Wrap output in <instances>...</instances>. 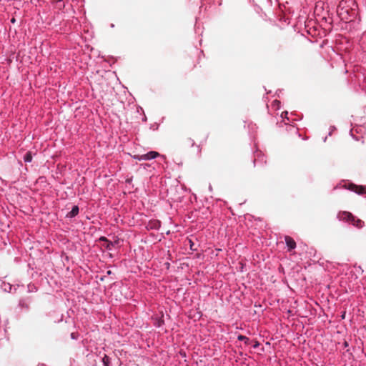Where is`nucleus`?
I'll return each instance as SVG.
<instances>
[{
    "instance_id": "obj_23",
    "label": "nucleus",
    "mask_w": 366,
    "mask_h": 366,
    "mask_svg": "<svg viewBox=\"0 0 366 366\" xmlns=\"http://www.w3.org/2000/svg\"><path fill=\"white\" fill-rule=\"evenodd\" d=\"M345 314H346V312H344L342 314V315H341L342 319H345Z\"/></svg>"
},
{
    "instance_id": "obj_10",
    "label": "nucleus",
    "mask_w": 366,
    "mask_h": 366,
    "mask_svg": "<svg viewBox=\"0 0 366 366\" xmlns=\"http://www.w3.org/2000/svg\"><path fill=\"white\" fill-rule=\"evenodd\" d=\"M359 130H362V128H352L350 131V136L356 141H359L361 137H355L354 133L356 132L357 133H359Z\"/></svg>"
},
{
    "instance_id": "obj_30",
    "label": "nucleus",
    "mask_w": 366,
    "mask_h": 366,
    "mask_svg": "<svg viewBox=\"0 0 366 366\" xmlns=\"http://www.w3.org/2000/svg\"><path fill=\"white\" fill-rule=\"evenodd\" d=\"M144 168H147V164H144Z\"/></svg>"
},
{
    "instance_id": "obj_11",
    "label": "nucleus",
    "mask_w": 366,
    "mask_h": 366,
    "mask_svg": "<svg viewBox=\"0 0 366 366\" xmlns=\"http://www.w3.org/2000/svg\"><path fill=\"white\" fill-rule=\"evenodd\" d=\"M164 324V322L162 317H157L154 318V325L156 327H161Z\"/></svg>"
},
{
    "instance_id": "obj_25",
    "label": "nucleus",
    "mask_w": 366,
    "mask_h": 366,
    "mask_svg": "<svg viewBox=\"0 0 366 366\" xmlns=\"http://www.w3.org/2000/svg\"><path fill=\"white\" fill-rule=\"evenodd\" d=\"M11 23H15V19L14 18H12L11 19Z\"/></svg>"
},
{
    "instance_id": "obj_27",
    "label": "nucleus",
    "mask_w": 366,
    "mask_h": 366,
    "mask_svg": "<svg viewBox=\"0 0 366 366\" xmlns=\"http://www.w3.org/2000/svg\"><path fill=\"white\" fill-rule=\"evenodd\" d=\"M209 190H210V191H212V186H211V185H209Z\"/></svg>"
},
{
    "instance_id": "obj_13",
    "label": "nucleus",
    "mask_w": 366,
    "mask_h": 366,
    "mask_svg": "<svg viewBox=\"0 0 366 366\" xmlns=\"http://www.w3.org/2000/svg\"><path fill=\"white\" fill-rule=\"evenodd\" d=\"M37 291V287L34 284L30 283L27 285V292H36Z\"/></svg>"
},
{
    "instance_id": "obj_21",
    "label": "nucleus",
    "mask_w": 366,
    "mask_h": 366,
    "mask_svg": "<svg viewBox=\"0 0 366 366\" xmlns=\"http://www.w3.org/2000/svg\"><path fill=\"white\" fill-rule=\"evenodd\" d=\"M99 240H100V241H104V242H108L107 238V237H101L99 238Z\"/></svg>"
},
{
    "instance_id": "obj_19",
    "label": "nucleus",
    "mask_w": 366,
    "mask_h": 366,
    "mask_svg": "<svg viewBox=\"0 0 366 366\" xmlns=\"http://www.w3.org/2000/svg\"><path fill=\"white\" fill-rule=\"evenodd\" d=\"M259 346V342L258 341H255L254 344L253 345V348L256 349Z\"/></svg>"
},
{
    "instance_id": "obj_18",
    "label": "nucleus",
    "mask_w": 366,
    "mask_h": 366,
    "mask_svg": "<svg viewBox=\"0 0 366 366\" xmlns=\"http://www.w3.org/2000/svg\"><path fill=\"white\" fill-rule=\"evenodd\" d=\"M288 115V112H284L282 113V115H281V117L285 119H286L287 121H290V118L287 117Z\"/></svg>"
},
{
    "instance_id": "obj_14",
    "label": "nucleus",
    "mask_w": 366,
    "mask_h": 366,
    "mask_svg": "<svg viewBox=\"0 0 366 366\" xmlns=\"http://www.w3.org/2000/svg\"><path fill=\"white\" fill-rule=\"evenodd\" d=\"M24 161L26 163L31 162L32 161V154L30 152H28L24 156Z\"/></svg>"
},
{
    "instance_id": "obj_29",
    "label": "nucleus",
    "mask_w": 366,
    "mask_h": 366,
    "mask_svg": "<svg viewBox=\"0 0 366 366\" xmlns=\"http://www.w3.org/2000/svg\"><path fill=\"white\" fill-rule=\"evenodd\" d=\"M144 168H147V164H144Z\"/></svg>"
},
{
    "instance_id": "obj_22",
    "label": "nucleus",
    "mask_w": 366,
    "mask_h": 366,
    "mask_svg": "<svg viewBox=\"0 0 366 366\" xmlns=\"http://www.w3.org/2000/svg\"><path fill=\"white\" fill-rule=\"evenodd\" d=\"M335 129V127H330V131L329 132V135L332 134V132Z\"/></svg>"
},
{
    "instance_id": "obj_1",
    "label": "nucleus",
    "mask_w": 366,
    "mask_h": 366,
    "mask_svg": "<svg viewBox=\"0 0 366 366\" xmlns=\"http://www.w3.org/2000/svg\"><path fill=\"white\" fill-rule=\"evenodd\" d=\"M293 29L295 31L298 30L301 32L302 36L307 38L312 37H322L326 35V30L322 27V24H293Z\"/></svg>"
},
{
    "instance_id": "obj_6",
    "label": "nucleus",
    "mask_w": 366,
    "mask_h": 366,
    "mask_svg": "<svg viewBox=\"0 0 366 366\" xmlns=\"http://www.w3.org/2000/svg\"><path fill=\"white\" fill-rule=\"evenodd\" d=\"M285 240L289 250L294 249L296 247V242L292 237L286 236Z\"/></svg>"
},
{
    "instance_id": "obj_26",
    "label": "nucleus",
    "mask_w": 366,
    "mask_h": 366,
    "mask_svg": "<svg viewBox=\"0 0 366 366\" xmlns=\"http://www.w3.org/2000/svg\"><path fill=\"white\" fill-rule=\"evenodd\" d=\"M351 21H352V20H350V21H345L344 23L347 24V23H350Z\"/></svg>"
},
{
    "instance_id": "obj_9",
    "label": "nucleus",
    "mask_w": 366,
    "mask_h": 366,
    "mask_svg": "<svg viewBox=\"0 0 366 366\" xmlns=\"http://www.w3.org/2000/svg\"><path fill=\"white\" fill-rule=\"evenodd\" d=\"M29 301L28 300L21 299V300H19V306L21 309L28 310L29 309Z\"/></svg>"
},
{
    "instance_id": "obj_4",
    "label": "nucleus",
    "mask_w": 366,
    "mask_h": 366,
    "mask_svg": "<svg viewBox=\"0 0 366 366\" xmlns=\"http://www.w3.org/2000/svg\"><path fill=\"white\" fill-rule=\"evenodd\" d=\"M348 189L355 192L358 194H362L365 192L366 187L362 186H357L353 184H348Z\"/></svg>"
},
{
    "instance_id": "obj_7",
    "label": "nucleus",
    "mask_w": 366,
    "mask_h": 366,
    "mask_svg": "<svg viewBox=\"0 0 366 366\" xmlns=\"http://www.w3.org/2000/svg\"><path fill=\"white\" fill-rule=\"evenodd\" d=\"M0 287L3 291L6 292H11L13 286L10 283L2 282Z\"/></svg>"
},
{
    "instance_id": "obj_3",
    "label": "nucleus",
    "mask_w": 366,
    "mask_h": 366,
    "mask_svg": "<svg viewBox=\"0 0 366 366\" xmlns=\"http://www.w3.org/2000/svg\"><path fill=\"white\" fill-rule=\"evenodd\" d=\"M159 156L161 155L159 152L155 151H150L144 154L135 155L134 156V159H137L139 161H148L154 159Z\"/></svg>"
},
{
    "instance_id": "obj_20",
    "label": "nucleus",
    "mask_w": 366,
    "mask_h": 366,
    "mask_svg": "<svg viewBox=\"0 0 366 366\" xmlns=\"http://www.w3.org/2000/svg\"><path fill=\"white\" fill-rule=\"evenodd\" d=\"M71 338L73 339V340H76L77 339V336L76 335L75 333L72 332L71 334Z\"/></svg>"
},
{
    "instance_id": "obj_33",
    "label": "nucleus",
    "mask_w": 366,
    "mask_h": 366,
    "mask_svg": "<svg viewBox=\"0 0 366 366\" xmlns=\"http://www.w3.org/2000/svg\"><path fill=\"white\" fill-rule=\"evenodd\" d=\"M316 21L317 23H319L320 21V20H319V19H317Z\"/></svg>"
},
{
    "instance_id": "obj_32",
    "label": "nucleus",
    "mask_w": 366,
    "mask_h": 366,
    "mask_svg": "<svg viewBox=\"0 0 366 366\" xmlns=\"http://www.w3.org/2000/svg\"><path fill=\"white\" fill-rule=\"evenodd\" d=\"M322 19H325L327 21V19L325 17H323Z\"/></svg>"
},
{
    "instance_id": "obj_2",
    "label": "nucleus",
    "mask_w": 366,
    "mask_h": 366,
    "mask_svg": "<svg viewBox=\"0 0 366 366\" xmlns=\"http://www.w3.org/2000/svg\"><path fill=\"white\" fill-rule=\"evenodd\" d=\"M337 217L340 221L348 222L359 229L364 226V222L361 219H357L349 212H340Z\"/></svg>"
},
{
    "instance_id": "obj_28",
    "label": "nucleus",
    "mask_w": 366,
    "mask_h": 366,
    "mask_svg": "<svg viewBox=\"0 0 366 366\" xmlns=\"http://www.w3.org/2000/svg\"><path fill=\"white\" fill-rule=\"evenodd\" d=\"M327 138V137H325L324 138L323 141H324V142H326Z\"/></svg>"
},
{
    "instance_id": "obj_31",
    "label": "nucleus",
    "mask_w": 366,
    "mask_h": 366,
    "mask_svg": "<svg viewBox=\"0 0 366 366\" xmlns=\"http://www.w3.org/2000/svg\"><path fill=\"white\" fill-rule=\"evenodd\" d=\"M144 168H147V164H144Z\"/></svg>"
},
{
    "instance_id": "obj_24",
    "label": "nucleus",
    "mask_w": 366,
    "mask_h": 366,
    "mask_svg": "<svg viewBox=\"0 0 366 366\" xmlns=\"http://www.w3.org/2000/svg\"><path fill=\"white\" fill-rule=\"evenodd\" d=\"M199 29H200V27H199V26H195V27H194V30H195V31H196V32H197V31H198Z\"/></svg>"
},
{
    "instance_id": "obj_17",
    "label": "nucleus",
    "mask_w": 366,
    "mask_h": 366,
    "mask_svg": "<svg viewBox=\"0 0 366 366\" xmlns=\"http://www.w3.org/2000/svg\"><path fill=\"white\" fill-rule=\"evenodd\" d=\"M113 247H114V243L108 240V242H107V245H106L107 249L112 250Z\"/></svg>"
},
{
    "instance_id": "obj_16",
    "label": "nucleus",
    "mask_w": 366,
    "mask_h": 366,
    "mask_svg": "<svg viewBox=\"0 0 366 366\" xmlns=\"http://www.w3.org/2000/svg\"><path fill=\"white\" fill-rule=\"evenodd\" d=\"M188 242H189L190 249L192 251H197V249L196 247H194V243L193 242V241L189 239H188Z\"/></svg>"
},
{
    "instance_id": "obj_15",
    "label": "nucleus",
    "mask_w": 366,
    "mask_h": 366,
    "mask_svg": "<svg viewBox=\"0 0 366 366\" xmlns=\"http://www.w3.org/2000/svg\"><path fill=\"white\" fill-rule=\"evenodd\" d=\"M272 107H274L275 109H280V102L278 100H274L272 102Z\"/></svg>"
},
{
    "instance_id": "obj_12",
    "label": "nucleus",
    "mask_w": 366,
    "mask_h": 366,
    "mask_svg": "<svg viewBox=\"0 0 366 366\" xmlns=\"http://www.w3.org/2000/svg\"><path fill=\"white\" fill-rule=\"evenodd\" d=\"M237 340L239 341H243L245 345H249L250 343L249 339L247 337L244 336L242 335H239L237 336Z\"/></svg>"
},
{
    "instance_id": "obj_5",
    "label": "nucleus",
    "mask_w": 366,
    "mask_h": 366,
    "mask_svg": "<svg viewBox=\"0 0 366 366\" xmlns=\"http://www.w3.org/2000/svg\"><path fill=\"white\" fill-rule=\"evenodd\" d=\"M257 163H259L262 164L264 163H266V157H264V155L263 154H262L261 152H258V151L254 154V166Z\"/></svg>"
},
{
    "instance_id": "obj_8",
    "label": "nucleus",
    "mask_w": 366,
    "mask_h": 366,
    "mask_svg": "<svg viewBox=\"0 0 366 366\" xmlns=\"http://www.w3.org/2000/svg\"><path fill=\"white\" fill-rule=\"evenodd\" d=\"M79 207L76 205H74L71 210L66 214V217L69 218H73L76 217L79 213Z\"/></svg>"
}]
</instances>
